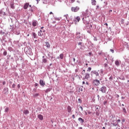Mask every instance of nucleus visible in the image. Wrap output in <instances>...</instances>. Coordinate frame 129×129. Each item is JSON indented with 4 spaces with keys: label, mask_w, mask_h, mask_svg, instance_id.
Returning <instances> with one entry per match:
<instances>
[{
    "label": "nucleus",
    "mask_w": 129,
    "mask_h": 129,
    "mask_svg": "<svg viewBox=\"0 0 129 129\" xmlns=\"http://www.w3.org/2000/svg\"><path fill=\"white\" fill-rule=\"evenodd\" d=\"M67 110H68V112L70 113V112H71V110H72V109L71 108V106H68Z\"/></svg>",
    "instance_id": "14"
},
{
    "label": "nucleus",
    "mask_w": 129,
    "mask_h": 129,
    "mask_svg": "<svg viewBox=\"0 0 129 129\" xmlns=\"http://www.w3.org/2000/svg\"><path fill=\"white\" fill-rule=\"evenodd\" d=\"M49 14H50V15H53V12H50L49 13Z\"/></svg>",
    "instance_id": "48"
},
{
    "label": "nucleus",
    "mask_w": 129,
    "mask_h": 129,
    "mask_svg": "<svg viewBox=\"0 0 129 129\" xmlns=\"http://www.w3.org/2000/svg\"><path fill=\"white\" fill-rule=\"evenodd\" d=\"M23 113L24 114H29V110H24V111H23Z\"/></svg>",
    "instance_id": "20"
},
{
    "label": "nucleus",
    "mask_w": 129,
    "mask_h": 129,
    "mask_svg": "<svg viewBox=\"0 0 129 129\" xmlns=\"http://www.w3.org/2000/svg\"><path fill=\"white\" fill-rule=\"evenodd\" d=\"M122 121L123 122H124V121H125L124 119H122Z\"/></svg>",
    "instance_id": "49"
},
{
    "label": "nucleus",
    "mask_w": 129,
    "mask_h": 129,
    "mask_svg": "<svg viewBox=\"0 0 129 129\" xmlns=\"http://www.w3.org/2000/svg\"><path fill=\"white\" fill-rule=\"evenodd\" d=\"M39 84L40 85H41V86H45V82H44V81H43V80H40Z\"/></svg>",
    "instance_id": "10"
},
{
    "label": "nucleus",
    "mask_w": 129,
    "mask_h": 129,
    "mask_svg": "<svg viewBox=\"0 0 129 129\" xmlns=\"http://www.w3.org/2000/svg\"><path fill=\"white\" fill-rule=\"evenodd\" d=\"M38 25V22L37 21H33L32 22V26L33 27H36Z\"/></svg>",
    "instance_id": "17"
},
{
    "label": "nucleus",
    "mask_w": 129,
    "mask_h": 129,
    "mask_svg": "<svg viewBox=\"0 0 129 129\" xmlns=\"http://www.w3.org/2000/svg\"><path fill=\"white\" fill-rule=\"evenodd\" d=\"M79 10H80V8L78 6L71 8V11H72V12H73L74 13H76V12H78V11H79Z\"/></svg>",
    "instance_id": "5"
},
{
    "label": "nucleus",
    "mask_w": 129,
    "mask_h": 129,
    "mask_svg": "<svg viewBox=\"0 0 129 129\" xmlns=\"http://www.w3.org/2000/svg\"><path fill=\"white\" fill-rule=\"evenodd\" d=\"M78 120L79 121H81L82 122V123H83V122H84V119H83L82 118L80 117L78 118Z\"/></svg>",
    "instance_id": "21"
},
{
    "label": "nucleus",
    "mask_w": 129,
    "mask_h": 129,
    "mask_svg": "<svg viewBox=\"0 0 129 129\" xmlns=\"http://www.w3.org/2000/svg\"><path fill=\"white\" fill-rule=\"evenodd\" d=\"M32 35H33V36L34 37V39H37V34H36V33L33 32Z\"/></svg>",
    "instance_id": "22"
},
{
    "label": "nucleus",
    "mask_w": 129,
    "mask_h": 129,
    "mask_svg": "<svg viewBox=\"0 0 129 129\" xmlns=\"http://www.w3.org/2000/svg\"><path fill=\"white\" fill-rule=\"evenodd\" d=\"M34 96H39V93H36L34 94Z\"/></svg>",
    "instance_id": "36"
},
{
    "label": "nucleus",
    "mask_w": 129,
    "mask_h": 129,
    "mask_svg": "<svg viewBox=\"0 0 129 129\" xmlns=\"http://www.w3.org/2000/svg\"><path fill=\"white\" fill-rule=\"evenodd\" d=\"M110 51L112 52V53H114V50H113V49H110Z\"/></svg>",
    "instance_id": "38"
},
{
    "label": "nucleus",
    "mask_w": 129,
    "mask_h": 129,
    "mask_svg": "<svg viewBox=\"0 0 129 129\" xmlns=\"http://www.w3.org/2000/svg\"><path fill=\"white\" fill-rule=\"evenodd\" d=\"M24 51L27 55H29L30 56L33 55V52H32V48H25Z\"/></svg>",
    "instance_id": "3"
},
{
    "label": "nucleus",
    "mask_w": 129,
    "mask_h": 129,
    "mask_svg": "<svg viewBox=\"0 0 129 129\" xmlns=\"http://www.w3.org/2000/svg\"><path fill=\"white\" fill-rule=\"evenodd\" d=\"M115 64L116 65V66H118L119 65V61L118 60H116Z\"/></svg>",
    "instance_id": "24"
},
{
    "label": "nucleus",
    "mask_w": 129,
    "mask_h": 129,
    "mask_svg": "<svg viewBox=\"0 0 129 129\" xmlns=\"http://www.w3.org/2000/svg\"><path fill=\"white\" fill-rule=\"evenodd\" d=\"M45 46L46 48H48L50 47V43H49V42H45Z\"/></svg>",
    "instance_id": "16"
},
{
    "label": "nucleus",
    "mask_w": 129,
    "mask_h": 129,
    "mask_svg": "<svg viewBox=\"0 0 129 129\" xmlns=\"http://www.w3.org/2000/svg\"><path fill=\"white\" fill-rule=\"evenodd\" d=\"M29 7H31V5H30Z\"/></svg>",
    "instance_id": "64"
},
{
    "label": "nucleus",
    "mask_w": 129,
    "mask_h": 129,
    "mask_svg": "<svg viewBox=\"0 0 129 129\" xmlns=\"http://www.w3.org/2000/svg\"><path fill=\"white\" fill-rule=\"evenodd\" d=\"M87 71H89V72L91 71V68H90V67L88 68Z\"/></svg>",
    "instance_id": "34"
},
{
    "label": "nucleus",
    "mask_w": 129,
    "mask_h": 129,
    "mask_svg": "<svg viewBox=\"0 0 129 129\" xmlns=\"http://www.w3.org/2000/svg\"><path fill=\"white\" fill-rule=\"evenodd\" d=\"M59 57L61 58V59H63V58H64V54L61 53L59 55Z\"/></svg>",
    "instance_id": "25"
},
{
    "label": "nucleus",
    "mask_w": 129,
    "mask_h": 129,
    "mask_svg": "<svg viewBox=\"0 0 129 129\" xmlns=\"http://www.w3.org/2000/svg\"><path fill=\"white\" fill-rule=\"evenodd\" d=\"M98 72H99V73L101 76H103V70L100 69L98 71Z\"/></svg>",
    "instance_id": "11"
},
{
    "label": "nucleus",
    "mask_w": 129,
    "mask_h": 129,
    "mask_svg": "<svg viewBox=\"0 0 129 129\" xmlns=\"http://www.w3.org/2000/svg\"><path fill=\"white\" fill-rule=\"evenodd\" d=\"M90 54H91V53L89 52V54L90 55Z\"/></svg>",
    "instance_id": "62"
},
{
    "label": "nucleus",
    "mask_w": 129,
    "mask_h": 129,
    "mask_svg": "<svg viewBox=\"0 0 129 129\" xmlns=\"http://www.w3.org/2000/svg\"><path fill=\"white\" fill-rule=\"evenodd\" d=\"M104 67L105 68H107L108 67V64H107V63H105Z\"/></svg>",
    "instance_id": "28"
},
{
    "label": "nucleus",
    "mask_w": 129,
    "mask_h": 129,
    "mask_svg": "<svg viewBox=\"0 0 129 129\" xmlns=\"http://www.w3.org/2000/svg\"><path fill=\"white\" fill-rule=\"evenodd\" d=\"M47 59H46V58H43V59H42V62H43V63H47Z\"/></svg>",
    "instance_id": "26"
},
{
    "label": "nucleus",
    "mask_w": 129,
    "mask_h": 129,
    "mask_svg": "<svg viewBox=\"0 0 129 129\" xmlns=\"http://www.w3.org/2000/svg\"><path fill=\"white\" fill-rule=\"evenodd\" d=\"M83 86H85V87H88V86H89V84L87 82H85V81H83Z\"/></svg>",
    "instance_id": "9"
},
{
    "label": "nucleus",
    "mask_w": 129,
    "mask_h": 129,
    "mask_svg": "<svg viewBox=\"0 0 129 129\" xmlns=\"http://www.w3.org/2000/svg\"><path fill=\"white\" fill-rule=\"evenodd\" d=\"M105 25H106L107 26H108V24H107V23H105Z\"/></svg>",
    "instance_id": "53"
},
{
    "label": "nucleus",
    "mask_w": 129,
    "mask_h": 129,
    "mask_svg": "<svg viewBox=\"0 0 129 129\" xmlns=\"http://www.w3.org/2000/svg\"><path fill=\"white\" fill-rule=\"evenodd\" d=\"M3 54H4V56H7L8 52H7V51H5L4 52Z\"/></svg>",
    "instance_id": "27"
},
{
    "label": "nucleus",
    "mask_w": 129,
    "mask_h": 129,
    "mask_svg": "<svg viewBox=\"0 0 129 129\" xmlns=\"http://www.w3.org/2000/svg\"><path fill=\"white\" fill-rule=\"evenodd\" d=\"M42 58H45V56H42Z\"/></svg>",
    "instance_id": "58"
},
{
    "label": "nucleus",
    "mask_w": 129,
    "mask_h": 129,
    "mask_svg": "<svg viewBox=\"0 0 129 129\" xmlns=\"http://www.w3.org/2000/svg\"><path fill=\"white\" fill-rule=\"evenodd\" d=\"M98 9H99V6L97 5V6H96V10H98Z\"/></svg>",
    "instance_id": "37"
},
{
    "label": "nucleus",
    "mask_w": 129,
    "mask_h": 129,
    "mask_svg": "<svg viewBox=\"0 0 129 129\" xmlns=\"http://www.w3.org/2000/svg\"><path fill=\"white\" fill-rule=\"evenodd\" d=\"M83 21L84 24H87V22H85V20H84V18H83Z\"/></svg>",
    "instance_id": "35"
},
{
    "label": "nucleus",
    "mask_w": 129,
    "mask_h": 129,
    "mask_svg": "<svg viewBox=\"0 0 129 129\" xmlns=\"http://www.w3.org/2000/svg\"><path fill=\"white\" fill-rule=\"evenodd\" d=\"M97 97H98V98H99V95H97Z\"/></svg>",
    "instance_id": "55"
},
{
    "label": "nucleus",
    "mask_w": 129,
    "mask_h": 129,
    "mask_svg": "<svg viewBox=\"0 0 129 129\" xmlns=\"http://www.w3.org/2000/svg\"><path fill=\"white\" fill-rule=\"evenodd\" d=\"M29 3H26L23 7L24 10H27L29 7Z\"/></svg>",
    "instance_id": "15"
},
{
    "label": "nucleus",
    "mask_w": 129,
    "mask_h": 129,
    "mask_svg": "<svg viewBox=\"0 0 129 129\" xmlns=\"http://www.w3.org/2000/svg\"><path fill=\"white\" fill-rule=\"evenodd\" d=\"M8 111H9V108L7 107L5 109V112H8Z\"/></svg>",
    "instance_id": "31"
},
{
    "label": "nucleus",
    "mask_w": 129,
    "mask_h": 129,
    "mask_svg": "<svg viewBox=\"0 0 129 129\" xmlns=\"http://www.w3.org/2000/svg\"><path fill=\"white\" fill-rule=\"evenodd\" d=\"M78 101L80 103H81L82 102V100L80 98L78 99Z\"/></svg>",
    "instance_id": "30"
},
{
    "label": "nucleus",
    "mask_w": 129,
    "mask_h": 129,
    "mask_svg": "<svg viewBox=\"0 0 129 129\" xmlns=\"http://www.w3.org/2000/svg\"><path fill=\"white\" fill-rule=\"evenodd\" d=\"M123 112H124V113H126V110H125V108H123Z\"/></svg>",
    "instance_id": "32"
},
{
    "label": "nucleus",
    "mask_w": 129,
    "mask_h": 129,
    "mask_svg": "<svg viewBox=\"0 0 129 129\" xmlns=\"http://www.w3.org/2000/svg\"><path fill=\"white\" fill-rule=\"evenodd\" d=\"M121 99H124V97H121Z\"/></svg>",
    "instance_id": "52"
},
{
    "label": "nucleus",
    "mask_w": 129,
    "mask_h": 129,
    "mask_svg": "<svg viewBox=\"0 0 129 129\" xmlns=\"http://www.w3.org/2000/svg\"><path fill=\"white\" fill-rule=\"evenodd\" d=\"M122 106H124V105H123V104H122Z\"/></svg>",
    "instance_id": "60"
},
{
    "label": "nucleus",
    "mask_w": 129,
    "mask_h": 129,
    "mask_svg": "<svg viewBox=\"0 0 129 129\" xmlns=\"http://www.w3.org/2000/svg\"><path fill=\"white\" fill-rule=\"evenodd\" d=\"M82 74L83 76V79H87L88 80L90 78V74L89 73H85V70L82 72Z\"/></svg>",
    "instance_id": "1"
},
{
    "label": "nucleus",
    "mask_w": 129,
    "mask_h": 129,
    "mask_svg": "<svg viewBox=\"0 0 129 129\" xmlns=\"http://www.w3.org/2000/svg\"><path fill=\"white\" fill-rule=\"evenodd\" d=\"M91 3H92V6H96V1L91 0Z\"/></svg>",
    "instance_id": "18"
},
{
    "label": "nucleus",
    "mask_w": 129,
    "mask_h": 129,
    "mask_svg": "<svg viewBox=\"0 0 129 129\" xmlns=\"http://www.w3.org/2000/svg\"><path fill=\"white\" fill-rule=\"evenodd\" d=\"M72 3H74L75 2V0H71Z\"/></svg>",
    "instance_id": "47"
},
{
    "label": "nucleus",
    "mask_w": 129,
    "mask_h": 129,
    "mask_svg": "<svg viewBox=\"0 0 129 129\" xmlns=\"http://www.w3.org/2000/svg\"><path fill=\"white\" fill-rule=\"evenodd\" d=\"M80 108H81L82 111H83V108L82 107L80 106Z\"/></svg>",
    "instance_id": "39"
},
{
    "label": "nucleus",
    "mask_w": 129,
    "mask_h": 129,
    "mask_svg": "<svg viewBox=\"0 0 129 129\" xmlns=\"http://www.w3.org/2000/svg\"><path fill=\"white\" fill-rule=\"evenodd\" d=\"M38 35L40 37H42L44 35H46V31L44 29V27H41L40 31L38 33Z\"/></svg>",
    "instance_id": "2"
},
{
    "label": "nucleus",
    "mask_w": 129,
    "mask_h": 129,
    "mask_svg": "<svg viewBox=\"0 0 129 129\" xmlns=\"http://www.w3.org/2000/svg\"><path fill=\"white\" fill-rule=\"evenodd\" d=\"M79 35H80V32H77V36H78Z\"/></svg>",
    "instance_id": "41"
},
{
    "label": "nucleus",
    "mask_w": 129,
    "mask_h": 129,
    "mask_svg": "<svg viewBox=\"0 0 129 129\" xmlns=\"http://www.w3.org/2000/svg\"><path fill=\"white\" fill-rule=\"evenodd\" d=\"M93 84L95 86H98L100 84V81L98 80H94L93 81Z\"/></svg>",
    "instance_id": "6"
},
{
    "label": "nucleus",
    "mask_w": 129,
    "mask_h": 129,
    "mask_svg": "<svg viewBox=\"0 0 129 129\" xmlns=\"http://www.w3.org/2000/svg\"><path fill=\"white\" fill-rule=\"evenodd\" d=\"M100 91H101V92H102V93H105V92H106V87H105V86L102 87L100 89Z\"/></svg>",
    "instance_id": "7"
},
{
    "label": "nucleus",
    "mask_w": 129,
    "mask_h": 129,
    "mask_svg": "<svg viewBox=\"0 0 129 129\" xmlns=\"http://www.w3.org/2000/svg\"><path fill=\"white\" fill-rule=\"evenodd\" d=\"M105 60H107V58H105Z\"/></svg>",
    "instance_id": "61"
},
{
    "label": "nucleus",
    "mask_w": 129,
    "mask_h": 129,
    "mask_svg": "<svg viewBox=\"0 0 129 129\" xmlns=\"http://www.w3.org/2000/svg\"><path fill=\"white\" fill-rule=\"evenodd\" d=\"M103 129H105V127H103Z\"/></svg>",
    "instance_id": "57"
},
{
    "label": "nucleus",
    "mask_w": 129,
    "mask_h": 129,
    "mask_svg": "<svg viewBox=\"0 0 129 129\" xmlns=\"http://www.w3.org/2000/svg\"><path fill=\"white\" fill-rule=\"evenodd\" d=\"M120 119H118L117 120V123H113L112 124L114 126H116V125H118V123H119V122H120Z\"/></svg>",
    "instance_id": "13"
},
{
    "label": "nucleus",
    "mask_w": 129,
    "mask_h": 129,
    "mask_svg": "<svg viewBox=\"0 0 129 129\" xmlns=\"http://www.w3.org/2000/svg\"><path fill=\"white\" fill-rule=\"evenodd\" d=\"M112 12V10H109V13H111Z\"/></svg>",
    "instance_id": "50"
},
{
    "label": "nucleus",
    "mask_w": 129,
    "mask_h": 129,
    "mask_svg": "<svg viewBox=\"0 0 129 129\" xmlns=\"http://www.w3.org/2000/svg\"><path fill=\"white\" fill-rule=\"evenodd\" d=\"M38 83H35V87L38 86Z\"/></svg>",
    "instance_id": "46"
},
{
    "label": "nucleus",
    "mask_w": 129,
    "mask_h": 129,
    "mask_svg": "<svg viewBox=\"0 0 129 129\" xmlns=\"http://www.w3.org/2000/svg\"><path fill=\"white\" fill-rule=\"evenodd\" d=\"M73 61L74 62H75V58H73Z\"/></svg>",
    "instance_id": "51"
},
{
    "label": "nucleus",
    "mask_w": 129,
    "mask_h": 129,
    "mask_svg": "<svg viewBox=\"0 0 129 129\" xmlns=\"http://www.w3.org/2000/svg\"><path fill=\"white\" fill-rule=\"evenodd\" d=\"M3 84L4 85H6V81L3 82Z\"/></svg>",
    "instance_id": "43"
},
{
    "label": "nucleus",
    "mask_w": 129,
    "mask_h": 129,
    "mask_svg": "<svg viewBox=\"0 0 129 129\" xmlns=\"http://www.w3.org/2000/svg\"><path fill=\"white\" fill-rule=\"evenodd\" d=\"M72 117L73 118H75V115H74V114L72 115Z\"/></svg>",
    "instance_id": "44"
},
{
    "label": "nucleus",
    "mask_w": 129,
    "mask_h": 129,
    "mask_svg": "<svg viewBox=\"0 0 129 129\" xmlns=\"http://www.w3.org/2000/svg\"><path fill=\"white\" fill-rule=\"evenodd\" d=\"M10 7H11V9H12L13 10H14V9H15V4L14 3H11L10 4Z\"/></svg>",
    "instance_id": "19"
},
{
    "label": "nucleus",
    "mask_w": 129,
    "mask_h": 129,
    "mask_svg": "<svg viewBox=\"0 0 129 129\" xmlns=\"http://www.w3.org/2000/svg\"><path fill=\"white\" fill-rule=\"evenodd\" d=\"M88 114H91V112L90 111H88Z\"/></svg>",
    "instance_id": "42"
},
{
    "label": "nucleus",
    "mask_w": 129,
    "mask_h": 129,
    "mask_svg": "<svg viewBox=\"0 0 129 129\" xmlns=\"http://www.w3.org/2000/svg\"><path fill=\"white\" fill-rule=\"evenodd\" d=\"M15 86H16V85L13 84V85H12L13 88H15Z\"/></svg>",
    "instance_id": "40"
},
{
    "label": "nucleus",
    "mask_w": 129,
    "mask_h": 129,
    "mask_svg": "<svg viewBox=\"0 0 129 129\" xmlns=\"http://www.w3.org/2000/svg\"><path fill=\"white\" fill-rule=\"evenodd\" d=\"M38 118H39V119H40V120H43V119H44V117L43 116V115H41V114H39L37 116Z\"/></svg>",
    "instance_id": "12"
},
{
    "label": "nucleus",
    "mask_w": 129,
    "mask_h": 129,
    "mask_svg": "<svg viewBox=\"0 0 129 129\" xmlns=\"http://www.w3.org/2000/svg\"><path fill=\"white\" fill-rule=\"evenodd\" d=\"M80 20H81L80 17L79 16H77L76 18H75L74 21V22H80Z\"/></svg>",
    "instance_id": "8"
},
{
    "label": "nucleus",
    "mask_w": 129,
    "mask_h": 129,
    "mask_svg": "<svg viewBox=\"0 0 129 129\" xmlns=\"http://www.w3.org/2000/svg\"><path fill=\"white\" fill-rule=\"evenodd\" d=\"M4 16H6V13L5 12H3V10H0V15H3Z\"/></svg>",
    "instance_id": "23"
},
{
    "label": "nucleus",
    "mask_w": 129,
    "mask_h": 129,
    "mask_svg": "<svg viewBox=\"0 0 129 129\" xmlns=\"http://www.w3.org/2000/svg\"><path fill=\"white\" fill-rule=\"evenodd\" d=\"M82 43L79 42V43H78V45H79V46H80V45H82Z\"/></svg>",
    "instance_id": "45"
},
{
    "label": "nucleus",
    "mask_w": 129,
    "mask_h": 129,
    "mask_svg": "<svg viewBox=\"0 0 129 129\" xmlns=\"http://www.w3.org/2000/svg\"><path fill=\"white\" fill-rule=\"evenodd\" d=\"M91 75L92 77H95L96 79L99 76V73L96 71H92Z\"/></svg>",
    "instance_id": "4"
},
{
    "label": "nucleus",
    "mask_w": 129,
    "mask_h": 129,
    "mask_svg": "<svg viewBox=\"0 0 129 129\" xmlns=\"http://www.w3.org/2000/svg\"><path fill=\"white\" fill-rule=\"evenodd\" d=\"M99 80H101V78H99Z\"/></svg>",
    "instance_id": "56"
},
{
    "label": "nucleus",
    "mask_w": 129,
    "mask_h": 129,
    "mask_svg": "<svg viewBox=\"0 0 129 129\" xmlns=\"http://www.w3.org/2000/svg\"><path fill=\"white\" fill-rule=\"evenodd\" d=\"M51 65H52V64H50V66H51Z\"/></svg>",
    "instance_id": "63"
},
{
    "label": "nucleus",
    "mask_w": 129,
    "mask_h": 129,
    "mask_svg": "<svg viewBox=\"0 0 129 129\" xmlns=\"http://www.w3.org/2000/svg\"><path fill=\"white\" fill-rule=\"evenodd\" d=\"M86 115H87V112H85Z\"/></svg>",
    "instance_id": "54"
},
{
    "label": "nucleus",
    "mask_w": 129,
    "mask_h": 129,
    "mask_svg": "<svg viewBox=\"0 0 129 129\" xmlns=\"http://www.w3.org/2000/svg\"><path fill=\"white\" fill-rule=\"evenodd\" d=\"M106 103H107V101H106V100L104 101V102H103L104 105H105L106 104Z\"/></svg>",
    "instance_id": "29"
},
{
    "label": "nucleus",
    "mask_w": 129,
    "mask_h": 129,
    "mask_svg": "<svg viewBox=\"0 0 129 129\" xmlns=\"http://www.w3.org/2000/svg\"><path fill=\"white\" fill-rule=\"evenodd\" d=\"M80 91H83V89H82V88H79V92H80Z\"/></svg>",
    "instance_id": "33"
},
{
    "label": "nucleus",
    "mask_w": 129,
    "mask_h": 129,
    "mask_svg": "<svg viewBox=\"0 0 129 129\" xmlns=\"http://www.w3.org/2000/svg\"><path fill=\"white\" fill-rule=\"evenodd\" d=\"M117 97H119V95H117Z\"/></svg>",
    "instance_id": "59"
}]
</instances>
